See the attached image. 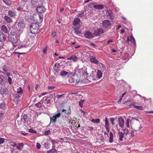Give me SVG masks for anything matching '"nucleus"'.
I'll list each match as a JSON object with an SVG mask.
<instances>
[{
    "label": "nucleus",
    "mask_w": 153,
    "mask_h": 153,
    "mask_svg": "<svg viewBox=\"0 0 153 153\" xmlns=\"http://www.w3.org/2000/svg\"><path fill=\"white\" fill-rule=\"evenodd\" d=\"M29 30L31 33L35 34L38 33L39 28L35 24L30 25L29 27Z\"/></svg>",
    "instance_id": "obj_1"
},
{
    "label": "nucleus",
    "mask_w": 153,
    "mask_h": 153,
    "mask_svg": "<svg viewBox=\"0 0 153 153\" xmlns=\"http://www.w3.org/2000/svg\"><path fill=\"white\" fill-rule=\"evenodd\" d=\"M9 40L12 42L16 43L18 40V38L17 35L14 33L10 35Z\"/></svg>",
    "instance_id": "obj_2"
},
{
    "label": "nucleus",
    "mask_w": 153,
    "mask_h": 153,
    "mask_svg": "<svg viewBox=\"0 0 153 153\" xmlns=\"http://www.w3.org/2000/svg\"><path fill=\"white\" fill-rule=\"evenodd\" d=\"M102 25L104 28H109L111 25V23L110 21L107 20H104L103 21Z\"/></svg>",
    "instance_id": "obj_3"
},
{
    "label": "nucleus",
    "mask_w": 153,
    "mask_h": 153,
    "mask_svg": "<svg viewBox=\"0 0 153 153\" xmlns=\"http://www.w3.org/2000/svg\"><path fill=\"white\" fill-rule=\"evenodd\" d=\"M19 7L17 8V10L18 11H22L25 12L27 11V8H25V4H24L22 2H20L19 4Z\"/></svg>",
    "instance_id": "obj_4"
},
{
    "label": "nucleus",
    "mask_w": 153,
    "mask_h": 153,
    "mask_svg": "<svg viewBox=\"0 0 153 153\" xmlns=\"http://www.w3.org/2000/svg\"><path fill=\"white\" fill-rule=\"evenodd\" d=\"M104 30L102 28H100L95 30L94 33V36H97L104 33Z\"/></svg>",
    "instance_id": "obj_5"
},
{
    "label": "nucleus",
    "mask_w": 153,
    "mask_h": 153,
    "mask_svg": "<svg viewBox=\"0 0 153 153\" xmlns=\"http://www.w3.org/2000/svg\"><path fill=\"white\" fill-rule=\"evenodd\" d=\"M85 16L84 19H88L91 16L92 12L89 9L84 10Z\"/></svg>",
    "instance_id": "obj_6"
},
{
    "label": "nucleus",
    "mask_w": 153,
    "mask_h": 153,
    "mask_svg": "<svg viewBox=\"0 0 153 153\" xmlns=\"http://www.w3.org/2000/svg\"><path fill=\"white\" fill-rule=\"evenodd\" d=\"M36 10L37 12L39 13H42L45 11L46 9L43 6H39L37 7Z\"/></svg>",
    "instance_id": "obj_7"
},
{
    "label": "nucleus",
    "mask_w": 153,
    "mask_h": 153,
    "mask_svg": "<svg viewBox=\"0 0 153 153\" xmlns=\"http://www.w3.org/2000/svg\"><path fill=\"white\" fill-rule=\"evenodd\" d=\"M84 36L85 38L89 39H91L94 37V33L87 31L84 34Z\"/></svg>",
    "instance_id": "obj_8"
},
{
    "label": "nucleus",
    "mask_w": 153,
    "mask_h": 153,
    "mask_svg": "<svg viewBox=\"0 0 153 153\" xmlns=\"http://www.w3.org/2000/svg\"><path fill=\"white\" fill-rule=\"evenodd\" d=\"M106 14L107 18L111 19H113L114 18L113 14L111 10H107L106 12Z\"/></svg>",
    "instance_id": "obj_9"
},
{
    "label": "nucleus",
    "mask_w": 153,
    "mask_h": 153,
    "mask_svg": "<svg viewBox=\"0 0 153 153\" xmlns=\"http://www.w3.org/2000/svg\"><path fill=\"white\" fill-rule=\"evenodd\" d=\"M86 70V69L85 68H82L78 69V72L79 74L80 75H82L85 73L86 74V76H87L88 75V74L87 73V71L85 72V70Z\"/></svg>",
    "instance_id": "obj_10"
},
{
    "label": "nucleus",
    "mask_w": 153,
    "mask_h": 153,
    "mask_svg": "<svg viewBox=\"0 0 153 153\" xmlns=\"http://www.w3.org/2000/svg\"><path fill=\"white\" fill-rule=\"evenodd\" d=\"M22 120L23 121H24L25 123V124L28 125L30 124V121L28 120L27 115L25 114L23 115L22 118Z\"/></svg>",
    "instance_id": "obj_11"
},
{
    "label": "nucleus",
    "mask_w": 153,
    "mask_h": 153,
    "mask_svg": "<svg viewBox=\"0 0 153 153\" xmlns=\"http://www.w3.org/2000/svg\"><path fill=\"white\" fill-rule=\"evenodd\" d=\"M21 96L16 94H14V101L17 102L20 101L22 99Z\"/></svg>",
    "instance_id": "obj_12"
},
{
    "label": "nucleus",
    "mask_w": 153,
    "mask_h": 153,
    "mask_svg": "<svg viewBox=\"0 0 153 153\" xmlns=\"http://www.w3.org/2000/svg\"><path fill=\"white\" fill-rule=\"evenodd\" d=\"M74 30L76 35H80L81 34L80 28L78 26H74L73 28Z\"/></svg>",
    "instance_id": "obj_13"
},
{
    "label": "nucleus",
    "mask_w": 153,
    "mask_h": 153,
    "mask_svg": "<svg viewBox=\"0 0 153 153\" xmlns=\"http://www.w3.org/2000/svg\"><path fill=\"white\" fill-rule=\"evenodd\" d=\"M80 22L81 21L80 19L77 17L75 18L73 22V24L75 26H76V25L80 24Z\"/></svg>",
    "instance_id": "obj_14"
},
{
    "label": "nucleus",
    "mask_w": 153,
    "mask_h": 153,
    "mask_svg": "<svg viewBox=\"0 0 153 153\" xmlns=\"http://www.w3.org/2000/svg\"><path fill=\"white\" fill-rule=\"evenodd\" d=\"M0 93L2 95L6 94H8V91L6 88H3L0 87Z\"/></svg>",
    "instance_id": "obj_15"
},
{
    "label": "nucleus",
    "mask_w": 153,
    "mask_h": 153,
    "mask_svg": "<svg viewBox=\"0 0 153 153\" xmlns=\"http://www.w3.org/2000/svg\"><path fill=\"white\" fill-rule=\"evenodd\" d=\"M119 124L120 127L123 128L124 127V120L123 119L122 117H119L118 118Z\"/></svg>",
    "instance_id": "obj_16"
},
{
    "label": "nucleus",
    "mask_w": 153,
    "mask_h": 153,
    "mask_svg": "<svg viewBox=\"0 0 153 153\" xmlns=\"http://www.w3.org/2000/svg\"><path fill=\"white\" fill-rule=\"evenodd\" d=\"M50 100L51 97H48L45 100V102H46V103H45L47 105L46 107L45 108H48V107H49L50 106Z\"/></svg>",
    "instance_id": "obj_17"
},
{
    "label": "nucleus",
    "mask_w": 153,
    "mask_h": 153,
    "mask_svg": "<svg viewBox=\"0 0 153 153\" xmlns=\"http://www.w3.org/2000/svg\"><path fill=\"white\" fill-rule=\"evenodd\" d=\"M90 60L91 62L95 64H98L99 63V62L97 59L96 57L93 56H91Z\"/></svg>",
    "instance_id": "obj_18"
},
{
    "label": "nucleus",
    "mask_w": 153,
    "mask_h": 153,
    "mask_svg": "<svg viewBox=\"0 0 153 153\" xmlns=\"http://www.w3.org/2000/svg\"><path fill=\"white\" fill-rule=\"evenodd\" d=\"M31 3L33 7H36L39 5V1L37 0H31Z\"/></svg>",
    "instance_id": "obj_19"
},
{
    "label": "nucleus",
    "mask_w": 153,
    "mask_h": 153,
    "mask_svg": "<svg viewBox=\"0 0 153 153\" xmlns=\"http://www.w3.org/2000/svg\"><path fill=\"white\" fill-rule=\"evenodd\" d=\"M131 106H132L134 108L140 110H142L143 109V107L142 106H137L132 103L130 104L128 106L130 107Z\"/></svg>",
    "instance_id": "obj_20"
},
{
    "label": "nucleus",
    "mask_w": 153,
    "mask_h": 153,
    "mask_svg": "<svg viewBox=\"0 0 153 153\" xmlns=\"http://www.w3.org/2000/svg\"><path fill=\"white\" fill-rule=\"evenodd\" d=\"M43 98L38 103L36 104H35V105H36V107L39 108V109L42 108V106L43 103Z\"/></svg>",
    "instance_id": "obj_21"
},
{
    "label": "nucleus",
    "mask_w": 153,
    "mask_h": 153,
    "mask_svg": "<svg viewBox=\"0 0 153 153\" xmlns=\"http://www.w3.org/2000/svg\"><path fill=\"white\" fill-rule=\"evenodd\" d=\"M19 28H22L25 27V24L24 21H19L18 23Z\"/></svg>",
    "instance_id": "obj_22"
},
{
    "label": "nucleus",
    "mask_w": 153,
    "mask_h": 153,
    "mask_svg": "<svg viewBox=\"0 0 153 153\" xmlns=\"http://www.w3.org/2000/svg\"><path fill=\"white\" fill-rule=\"evenodd\" d=\"M93 7L98 10H102L104 8V6L103 5L97 4L94 5Z\"/></svg>",
    "instance_id": "obj_23"
},
{
    "label": "nucleus",
    "mask_w": 153,
    "mask_h": 153,
    "mask_svg": "<svg viewBox=\"0 0 153 153\" xmlns=\"http://www.w3.org/2000/svg\"><path fill=\"white\" fill-rule=\"evenodd\" d=\"M23 93V89L22 88L20 87L18 88L17 90V93L16 94L22 96Z\"/></svg>",
    "instance_id": "obj_24"
},
{
    "label": "nucleus",
    "mask_w": 153,
    "mask_h": 153,
    "mask_svg": "<svg viewBox=\"0 0 153 153\" xmlns=\"http://www.w3.org/2000/svg\"><path fill=\"white\" fill-rule=\"evenodd\" d=\"M1 29L4 33H8V30L5 25H2L1 27Z\"/></svg>",
    "instance_id": "obj_25"
},
{
    "label": "nucleus",
    "mask_w": 153,
    "mask_h": 153,
    "mask_svg": "<svg viewBox=\"0 0 153 153\" xmlns=\"http://www.w3.org/2000/svg\"><path fill=\"white\" fill-rule=\"evenodd\" d=\"M77 58L75 55H72L70 57L67 58V59L70 60H72L74 62H76L77 60Z\"/></svg>",
    "instance_id": "obj_26"
},
{
    "label": "nucleus",
    "mask_w": 153,
    "mask_h": 153,
    "mask_svg": "<svg viewBox=\"0 0 153 153\" xmlns=\"http://www.w3.org/2000/svg\"><path fill=\"white\" fill-rule=\"evenodd\" d=\"M8 15L11 17H14L16 15V14L14 11L10 10L8 12Z\"/></svg>",
    "instance_id": "obj_27"
},
{
    "label": "nucleus",
    "mask_w": 153,
    "mask_h": 153,
    "mask_svg": "<svg viewBox=\"0 0 153 153\" xmlns=\"http://www.w3.org/2000/svg\"><path fill=\"white\" fill-rule=\"evenodd\" d=\"M118 136L120 141L123 140V138L124 137V133L121 131H119L118 133Z\"/></svg>",
    "instance_id": "obj_28"
},
{
    "label": "nucleus",
    "mask_w": 153,
    "mask_h": 153,
    "mask_svg": "<svg viewBox=\"0 0 153 153\" xmlns=\"http://www.w3.org/2000/svg\"><path fill=\"white\" fill-rule=\"evenodd\" d=\"M52 148L51 149L47 152V153H57V150L55 148V146H53Z\"/></svg>",
    "instance_id": "obj_29"
},
{
    "label": "nucleus",
    "mask_w": 153,
    "mask_h": 153,
    "mask_svg": "<svg viewBox=\"0 0 153 153\" xmlns=\"http://www.w3.org/2000/svg\"><path fill=\"white\" fill-rule=\"evenodd\" d=\"M24 146V144L23 143H18L16 146V148L18 150H22Z\"/></svg>",
    "instance_id": "obj_30"
},
{
    "label": "nucleus",
    "mask_w": 153,
    "mask_h": 153,
    "mask_svg": "<svg viewBox=\"0 0 153 153\" xmlns=\"http://www.w3.org/2000/svg\"><path fill=\"white\" fill-rule=\"evenodd\" d=\"M77 17H78L80 18H82L84 19L85 14L84 10H83L81 13H78L77 15H76Z\"/></svg>",
    "instance_id": "obj_31"
},
{
    "label": "nucleus",
    "mask_w": 153,
    "mask_h": 153,
    "mask_svg": "<svg viewBox=\"0 0 153 153\" xmlns=\"http://www.w3.org/2000/svg\"><path fill=\"white\" fill-rule=\"evenodd\" d=\"M4 19L7 22L11 23L12 22V19L7 16H4Z\"/></svg>",
    "instance_id": "obj_32"
},
{
    "label": "nucleus",
    "mask_w": 153,
    "mask_h": 153,
    "mask_svg": "<svg viewBox=\"0 0 153 153\" xmlns=\"http://www.w3.org/2000/svg\"><path fill=\"white\" fill-rule=\"evenodd\" d=\"M50 119L51 120L50 123H56V121H57L56 119H56L55 117L53 116L52 117H50Z\"/></svg>",
    "instance_id": "obj_33"
},
{
    "label": "nucleus",
    "mask_w": 153,
    "mask_h": 153,
    "mask_svg": "<svg viewBox=\"0 0 153 153\" xmlns=\"http://www.w3.org/2000/svg\"><path fill=\"white\" fill-rule=\"evenodd\" d=\"M102 73L101 71L98 70L97 71V78L100 79L102 76Z\"/></svg>",
    "instance_id": "obj_34"
},
{
    "label": "nucleus",
    "mask_w": 153,
    "mask_h": 153,
    "mask_svg": "<svg viewBox=\"0 0 153 153\" xmlns=\"http://www.w3.org/2000/svg\"><path fill=\"white\" fill-rule=\"evenodd\" d=\"M68 74V72L65 71H63L60 72V75L61 76L63 77L65 76H66Z\"/></svg>",
    "instance_id": "obj_35"
},
{
    "label": "nucleus",
    "mask_w": 153,
    "mask_h": 153,
    "mask_svg": "<svg viewBox=\"0 0 153 153\" xmlns=\"http://www.w3.org/2000/svg\"><path fill=\"white\" fill-rule=\"evenodd\" d=\"M113 133L112 132H110V136H109V142L110 143H112L113 142Z\"/></svg>",
    "instance_id": "obj_36"
},
{
    "label": "nucleus",
    "mask_w": 153,
    "mask_h": 153,
    "mask_svg": "<svg viewBox=\"0 0 153 153\" xmlns=\"http://www.w3.org/2000/svg\"><path fill=\"white\" fill-rule=\"evenodd\" d=\"M61 66L59 64L56 63L54 65L53 69H55V70H56V69L59 68Z\"/></svg>",
    "instance_id": "obj_37"
},
{
    "label": "nucleus",
    "mask_w": 153,
    "mask_h": 153,
    "mask_svg": "<svg viewBox=\"0 0 153 153\" xmlns=\"http://www.w3.org/2000/svg\"><path fill=\"white\" fill-rule=\"evenodd\" d=\"M91 121L94 123H99L100 120L99 119H92L91 120Z\"/></svg>",
    "instance_id": "obj_38"
},
{
    "label": "nucleus",
    "mask_w": 153,
    "mask_h": 153,
    "mask_svg": "<svg viewBox=\"0 0 153 153\" xmlns=\"http://www.w3.org/2000/svg\"><path fill=\"white\" fill-rule=\"evenodd\" d=\"M65 95L64 94H62V95H59V94H57L55 97L57 99H62V97L64 98V97L63 96L64 95Z\"/></svg>",
    "instance_id": "obj_39"
},
{
    "label": "nucleus",
    "mask_w": 153,
    "mask_h": 153,
    "mask_svg": "<svg viewBox=\"0 0 153 153\" xmlns=\"http://www.w3.org/2000/svg\"><path fill=\"white\" fill-rule=\"evenodd\" d=\"M2 70L4 72V73L8 72V70L7 69V67L6 65L3 66L2 67Z\"/></svg>",
    "instance_id": "obj_40"
},
{
    "label": "nucleus",
    "mask_w": 153,
    "mask_h": 153,
    "mask_svg": "<svg viewBox=\"0 0 153 153\" xmlns=\"http://www.w3.org/2000/svg\"><path fill=\"white\" fill-rule=\"evenodd\" d=\"M58 112L57 114H55L53 115V116L55 117L56 119L59 118L61 115V113L59 112L58 110Z\"/></svg>",
    "instance_id": "obj_41"
},
{
    "label": "nucleus",
    "mask_w": 153,
    "mask_h": 153,
    "mask_svg": "<svg viewBox=\"0 0 153 153\" xmlns=\"http://www.w3.org/2000/svg\"><path fill=\"white\" fill-rule=\"evenodd\" d=\"M129 41L134 44L135 43V39L132 35L131 36Z\"/></svg>",
    "instance_id": "obj_42"
},
{
    "label": "nucleus",
    "mask_w": 153,
    "mask_h": 153,
    "mask_svg": "<svg viewBox=\"0 0 153 153\" xmlns=\"http://www.w3.org/2000/svg\"><path fill=\"white\" fill-rule=\"evenodd\" d=\"M105 127L109 126L108 122L107 117H106L105 119Z\"/></svg>",
    "instance_id": "obj_43"
},
{
    "label": "nucleus",
    "mask_w": 153,
    "mask_h": 153,
    "mask_svg": "<svg viewBox=\"0 0 153 153\" xmlns=\"http://www.w3.org/2000/svg\"><path fill=\"white\" fill-rule=\"evenodd\" d=\"M5 106V103L3 102L0 104V109H3Z\"/></svg>",
    "instance_id": "obj_44"
},
{
    "label": "nucleus",
    "mask_w": 153,
    "mask_h": 153,
    "mask_svg": "<svg viewBox=\"0 0 153 153\" xmlns=\"http://www.w3.org/2000/svg\"><path fill=\"white\" fill-rule=\"evenodd\" d=\"M29 131L30 133H33L35 134L37 132L36 131V130H34L32 128L30 129L29 130Z\"/></svg>",
    "instance_id": "obj_45"
},
{
    "label": "nucleus",
    "mask_w": 153,
    "mask_h": 153,
    "mask_svg": "<svg viewBox=\"0 0 153 153\" xmlns=\"http://www.w3.org/2000/svg\"><path fill=\"white\" fill-rule=\"evenodd\" d=\"M62 112L66 111L65 113V114H70L71 113V111L70 109H69L68 111L67 112H66V110L65 109H63L62 110Z\"/></svg>",
    "instance_id": "obj_46"
},
{
    "label": "nucleus",
    "mask_w": 153,
    "mask_h": 153,
    "mask_svg": "<svg viewBox=\"0 0 153 153\" xmlns=\"http://www.w3.org/2000/svg\"><path fill=\"white\" fill-rule=\"evenodd\" d=\"M129 119H127L126 120V126L128 128L129 127Z\"/></svg>",
    "instance_id": "obj_47"
},
{
    "label": "nucleus",
    "mask_w": 153,
    "mask_h": 153,
    "mask_svg": "<svg viewBox=\"0 0 153 153\" xmlns=\"http://www.w3.org/2000/svg\"><path fill=\"white\" fill-rule=\"evenodd\" d=\"M50 134V130H47L45 131L44 134L45 135H49Z\"/></svg>",
    "instance_id": "obj_48"
},
{
    "label": "nucleus",
    "mask_w": 153,
    "mask_h": 153,
    "mask_svg": "<svg viewBox=\"0 0 153 153\" xmlns=\"http://www.w3.org/2000/svg\"><path fill=\"white\" fill-rule=\"evenodd\" d=\"M4 142V139L2 138H0V144H3Z\"/></svg>",
    "instance_id": "obj_49"
},
{
    "label": "nucleus",
    "mask_w": 153,
    "mask_h": 153,
    "mask_svg": "<svg viewBox=\"0 0 153 153\" xmlns=\"http://www.w3.org/2000/svg\"><path fill=\"white\" fill-rule=\"evenodd\" d=\"M81 112L83 113V116L86 117V115L87 114V113L86 112H85L82 110H81Z\"/></svg>",
    "instance_id": "obj_50"
},
{
    "label": "nucleus",
    "mask_w": 153,
    "mask_h": 153,
    "mask_svg": "<svg viewBox=\"0 0 153 153\" xmlns=\"http://www.w3.org/2000/svg\"><path fill=\"white\" fill-rule=\"evenodd\" d=\"M4 78L3 75H0V84L1 83Z\"/></svg>",
    "instance_id": "obj_51"
},
{
    "label": "nucleus",
    "mask_w": 153,
    "mask_h": 153,
    "mask_svg": "<svg viewBox=\"0 0 153 153\" xmlns=\"http://www.w3.org/2000/svg\"><path fill=\"white\" fill-rule=\"evenodd\" d=\"M115 120V119L113 117L111 118L110 119V120L111 121L113 125H114V121Z\"/></svg>",
    "instance_id": "obj_52"
},
{
    "label": "nucleus",
    "mask_w": 153,
    "mask_h": 153,
    "mask_svg": "<svg viewBox=\"0 0 153 153\" xmlns=\"http://www.w3.org/2000/svg\"><path fill=\"white\" fill-rule=\"evenodd\" d=\"M36 148L38 149H39L41 148V145L39 143H37L36 145Z\"/></svg>",
    "instance_id": "obj_53"
},
{
    "label": "nucleus",
    "mask_w": 153,
    "mask_h": 153,
    "mask_svg": "<svg viewBox=\"0 0 153 153\" xmlns=\"http://www.w3.org/2000/svg\"><path fill=\"white\" fill-rule=\"evenodd\" d=\"M39 16L40 19V21L41 22L43 19V16L42 15H39Z\"/></svg>",
    "instance_id": "obj_54"
},
{
    "label": "nucleus",
    "mask_w": 153,
    "mask_h": 153,
    "mask_svg": "<svg viewBox=\"0 0 153 153\" xmlns=\"http://www.w3.org/2000/svg\"><path fill=\"white\" fill-rule=\"evenodd\" d=\"M8 79L9 82V83L10 84H11V81H12V79L11 77H8Z\"/></svg>",
    "instance_id": "obj_55"
},
{
    "label": "nucleus",
    "mask_w": 153,
    "mask_h": 153,
    "mask_svg": "<svg viewBox=\"0 0 153 153\" xmlns=\"http://www.w3.org/2000/svg\"><path fill=\"white\" fill-rule=\"evenodd\" d=\"M87 129L88 130L91 131L93 129V128L92 127H88L87 128Z\"/></svg>",
    "instance_id": "obj_56"
},
{
    "label": "nucleus",
    "mask_w": 153,
    "mask_h": 153,
    "mask_svg": "<svg viewBox=\"0 0 153 153\" xmlns=\"http://www.w3.org/2000/svg\"><path fill=\"white\" fill-rule=\"evenodd\" d=\"M55 88V87L53 86H49L48 87V88L49 89L52 90L54 89Z\"/></svg>",
    "instance_id": "obj_57"
},
{
    "label": "nucleus",
    "mask_w": 153,
    "mask_h": 153,
    "mask_svg": "<svg viewBox=\"0 0 153 153\" xmlns=\"http://www.w3.org/2000/svg\"><path fill=\"white\" fill-rule=\"evenodd\" d=\"M79 82V81H77L76 80V82H75V84H73V85H75V86H78V84Z\"/></svg>",
    "instance_id": "obj_58"
},
{
    "label": "nucleus",
    "mask_w": 153,
    "mask_h": 153,
    "mask_svg": "<svg viewBox=\"0 0 153 153\" xmlns=\"http://www.w3.org/2000/svg\"><path fill=\"white\" fill-rule=\"evenodd\" d=\"M56 33L55 31L53 32L52 33V35L53 37L56 36Z\"/></svg>",
    "instance_id": "obj_59"
},
{
    "label": "nucleus",
    "mask_w": 153,
    "mask_h": 153,
    "mask_svg": "<svg viewBox=\"0 0 153 153\" xmlns=\"http://www.w3.org/2000/svg\"><path fill=\"white\" fill-rule=\"evenodd\" d=\"M47 47H45L43 49V52L44 53H45L46 52L47 50Z\"/></svg>",
    "instance_id": "obj_60"
},
{
    "label": "nucleus",
    "mask_w": 153,
    "mask_h": 153,
    "mask_svg": "<svg viewBox=\"0 0 153 153\" xmlns=\"http://www.w3.org/2000/svg\"><path fill=\"white\" fill-rule=\"evenodd\" d=\"M51 142L52 143L53 145H54L56 143V142L55 141L53 140H51Z\"/></svg>",
    "instance_id": "obj_61"
},
{
    "label": "nucleus",
    "mask_w": 153,
    "mask_h": 153,
    "mask_svg": "<svg viewBox=\"0 0 153 153\" xmlns=\"http://www.w3.org/2000/svg\"><path fill=\"white\" fill-rule=\"evenodd\" d=\"M11 146H12L14 147H16L17 145V144L16 143H13V144H12L11 145Z\"/></svg>",
    "instance_id": "obj_62"
},
{
    "label": "nucleus",
    "mask_w": 153,
    "mask_h": 153,
    "mask_svg": "<svg viewBox=\"0 0 153 153\" xmlns=\"http://www.w3.org/2000/svg\"><path fill=\"white\" fill-rule=\"evenodd\" d=\"M106 128V131L107 132H109V126L105 127Z\"/></svg>",
    "instance_id": "obj_63"
},
{
    "label": "nucleus",
    "mask_w": 153,
    "mask_h": 153,
    "mask_svg": "<svg viewBox=\"0 0 153 153\" xmlns=\"http://www.w3.org/2000/svg\"><path fill=\"white\" fill-rule=\"evenodd\" d=\"M134 132L133 131H131V136L132 137H133L134 136Z\"/></svg>",
    "instance_id": "obj_64"
}]
</instances>
